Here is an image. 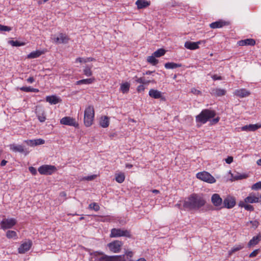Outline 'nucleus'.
<instances>
[{
	"instance_id": "f257e3e1",
	"label": "nucleus",
	"mask_w": 261,
	"mask_h": 261,
	"mask_svg": "<svg viewBox=\"0 0 261 261\" xmlns=\"http://www.w3.org/2000/svg\"><path fill=\"white\" fill-rule=\"evenodd\" d=\"M206 203V200L202 195L192 194L185 200L183 206L189 210H198Z\"/></svg>"
},
{
	"instance_id": "f03ea898",
	"label": "nucleus",
	"mask_w": 261,
	"mask_h": 261,
	"mask_svg": "<svg viewBox=\"0 0 261 261\" xmlns=\"http://www.w3.org/2000/svg\"><path fill=\"white\" fill-rule=\"evenodd\" d=\"M90 255L95 257L97 261H121L123 258L121 255L108 256L99 251L90 252Z\"/></svg>"
},
{
	"instance_id": "7ed1b4c3",
	"label": "nucleus",
	"mask_w": 261,
	"mask_h": 261,
	"mask_svg": "<svg viewBox=\"0 0 261 261\" xmlns=\"http://www.w3.org/2000/svg\"><path fill=\"white\" fill-rule=\"evenodd\" d=\"M216 115V113L215 111L204 109L203 110L199 115L196 116V121L197 122L204 124L211 118H214Z\"/></svg>"
},
{
	"instance_id": "20e7f679",
	"label": "nucleus",
	"mask_w": 261,
	"mask_h": 261,
	"mask_svg": "<svg viewBox=\"0 0 261 261\" xmlns=\"http://www.w3.org/2000/svg\"><path fill=\"white\" fill-rule=\"evenodd\" d=\"M94 117V110L92 106L87 107L84 112V124L87 127H89L92 124Z\"/></svg>"
},
{
	"instance_id": "39448f33",
	"label": "nucleus",
	"mask_w": 261,
	"mask_h": 261,
	"mask_svg": "<svg viewBox=\"0 0 261 261\" xmlns=\"http://www.w3.org/2000/svg\"><path fill=\"white\" fill-rule=\"evenodd\" d=\"M120 237H125L130 238L132 237V235L130 231L126 229L115 228L111 229L110 234L111 238H117Z\"/></svg>"
},
{
	"instance_id": "423d86ee",
	"label": "nucleus",
	"mask_w": 261,
	"mask_h": 261,
	"mask_svg": "<svg viewBox=\"0 0 261 261\" xmlns=\"http://www.w3.org/2000/svg\"><path fill=\"white\" fill-rule=\"evenodd\" d=\"M196 177L197 178L210 184H213L216 182L215 178L211 174L206 171L198 173L196 174Z\"/></svg>"
},
{
	"instance_id": "0eeeda50",
	"label": "nucleus",
	"mask_w": 261,
	"mask_h": 261,
	"mask_svg": "<svg viewBox=\"0 0 261 261\" xmlns=\"http://www.w3.org/2000/svg\"><path fill=\"white\" fill-rule=\"evenodd\" d=\"M56 170V167L53 165H44L38 168L39 172L42 175H51Z\"/></svg>"
},
{
	"instance_id": "6e6552de",
	"label": "nucleus",
	"mask_w": 261,
	"mask_h": 261,
	"mask_svg": "<svg viewBox=\"0 0 261 261\" xmlns=\"http://www.w3.org/2000/svg\"><path fill=\"white\" fill-rule=\"evenodd\" d=\"M123 243L121 241L116 240L108 244L109 250L114 253H118L120 252Z\"/></svg>"
},
{
	"instance_id": "1a4fd4ad",
	"label": "nucleus",
	"mask_w": 261,
	"mask_h": 261,
	"mask_svg": "<svg viewBox=\"0 0 261 261\" xmlns=\"http://www.w3.org/2000/svg\"><path fill=\"white\" fill-rule=\"evenodd\" d=\"M16 223L17 221L14 218L4 219L1 222V228L4 230L11 228L16 225Z\"/></svg>"
},
{
	"instance_id": "9d476101",
	"label": "nucleus",
	"mask_w": 261,
	"mask_h": 261,
	"mask_svg": "<svg viewBox=\"0 0 261 261\" xmlns=\"http://www.w3.org/2000/svg\"><path fill=\"white\" fill-rule=\"evenodd\" d=\"M51 39L54 40V42L56 44H66L68 43L69 38L65 34L59 33L57 37L54 36L51 37Z\"/></svg>"
},
{
	"instance_id": "9b49d317",
	"label": "nucleus",
	"mask_w": 261,
	"mask_h": 261,
	"mask_svg": "<svg viewBox=\"0 0 261 261\" xmlns=\"http://www.w3.org/2000/svg\"><path fill=\"white\" fill-rule=\"evenodd\" d=\"M60 123L62 124L73 126L74 127L78 126V124L76 123L75 119L68 116H66L62 118L60 120Z\"/></svg>"
},
{
	"instance_id": "f8f14e48",
	"label": "nucleus",
	"mask_w": 261,
	"mask_h": 261,
	"mask_svg": "<svg viewBox=\"0 0 261 261\" xmlns=\"http://www.w3.org/2000/svg\"><path fill=\"white\" fill-rule=\"evenodd\" d=\"M205 40H200L197 42L186 41L185 43V47L190 50H195L199 48V45L204 43Z\"/></svg>"
},
{
	"instance_id": "ddd939ff",
	"label": "nucleus",
	"mask_w": 261,
	"mask_h": 261,
	"mask_svg": "<svg viewBox=\"0 0 261 261\" xmlns=\"http://www.w3.org/2000/svg\"><path fill=\"white\" fill-rule=\"evenodd\" d=\"M32 245V241L29 240L22 243L18 248V252L22 254L29 251Z\"/></svg>"
},
{
	"instance_id": "4468645a",
	"label": "nucleus",
	"mask_w": 261,
	"mask_h": 261,
	"mask_svg": "<svg viewBox=\"0 0 261 261\" xmlns=\"http://www.w3.org/2000/svg\"><path fill=\"white\" fill-rule=\"evenodd\" d=\"M10 149L13 152L23 153L25 155L29 153L28 151L25 150L24 147L21 145L10 144Z\"/></svg>"
},
{
	"instance_id": "2eb2a0df",
	"label": "nucleus",
	"mask_w": 261,
	"mask_h": 261,
	"mask_svg": "<svg viewBox=\"0 0 261 261\" xmlns=\"http://www.w3.org/2000/svg\"><path fill=\"white\" fill-rule=\"evenodd\" d=\"M259 128H261V123L244 125L241 127V130L246 132H253Z\"/></svg>"
},
{
	"instance_id": "dca6fc26",
	"label": "nucleus",
	"mask_w": 261,
	"mask_h": 261,
	"mask_svg": "<svg viewBox=\"0 0 261 261\" xmlns=\"http://www.w3.org/2000/svg\"><path fill=\"white\" fill-rule=\"evenodd\" d=\"M223 204L227 208H232L236 204L235 199L230 197H226L223 201Z\"/></svg>"
},
{
	"instance_id": "f3484780",
	"label": "nucleus",
	"mask_w": 261,
	"mask_h": 261,
	"mask_svg": "<svg viewBox=\"0 0 261 261\" xmlns=\"http://www.w3.org/2000/svg\"><path fill=\"white\" fill-rule=\"evenodd\" d=\"M229 24V22L228 21L219 20L218 21L211 23L210 24V26L212 29H216L222 28L224 26L228 25Z\"/></svg>"
},
{
	"instance_id": "a211bd4d",
	"label": "nucleus",
	"mask_w": 261,
	"mask_h": 261,
	"mask_svg": "<svg viewBox=\"0 0 261 261\" xmlns=\"http://www.w3.org/2000/svg\"><path fill=\"white\" fill-rule=\"evenodd\" d=\"M36 114L38 119L41 122H43L46 120V116L44 110L41 108H38L36 109Z\"/></svg>"
},
{
	"instance_id": "6ab92c4d",
	"label": "nucleus",
	"mask_w": 261,
	"mask_h": 261,
	"mask_svg": "<svg viewBox=\"0 0 261 261\" xmlns=\"http://www.w3.org/2000/svg\"><path fill=\"white\" fill-rule=\"evenodd\" d=\"M25 142L27 145L34 147L37 145H42L44 144L45 141L42 139H34V140H25Z\"/></svg>"
},
{
	"instance_id": "aec40b11",
	"label": "nucleus",
	"mask_w": 261,
	"mask_h": 261,
	"mask_svg": "<svg viewBox=\"0 0 261 261\" xmlns=\"http://www.w3.org/2000/svg\"><path fill=\"white\" fill-rule=\"evenodd\" d=\"M45 100L50 105H56L58 103L61 102L62 101V100L59 97L55 95L47 96L45 98Z\"/></svg>"
},
{
	"instance_id": "412c9836",
	"label": "nucleus",
	"mask_w": 261,
	"mask_h": 261,
	"mask_svg": "<svg viewBox=\"0 0 261 261\" xmlns=\"http://www.w3.org/2000/svg\"><path fill=\"white\" fill-rule=\"evenodd\" d=\"M259 198H261V195H260L259 197H257L254 195L250 194L245 199V202L246 203H250L261 202V200L259 199Z\"/></svg>"
},
{
	"instance_id": "4be33fe9",
	"label": "nucleus",
	"mask_w": 261,
	"mask_h": 261,
	"mask_svg": "<svg viewBox=\"0 0 261 261\" xmlns=\"http://www.w3.org/2000/svg\"><path fill=\"white\" fill-rule=\"evenodd\" d=\"M211 200L215 206H220L222 203V199L218 194H214L212 196Z\"/></svg>"
},
{
	"instance_id": "5701e85b",
	"label": "nucleus",
	"mask_w": 261,
	"mask_h": 261,
	"mask_svg": "<svg viewBox=\"0 0 261 261\" xmlns=\"http://www.w3.org/2000/svg\"><path fill=\"white\" fill-rule=\"evenodd\" d=\"M210 93L215 96H222L225 94L226 91L224 89L219 88H212L210 90Z\"/></svg>"
},
{
	"instance_id": "b1692460",
	"label": "nucleus",
	"mask_w": 261,
	"mask_h": 261,
	"mask_svg": "<svg viewBox=\"0 0 261 261\" xmlns=\"http://www.w3.org/2000/svg\"><path fill=\"white\" fill-rule=\"evenodd\" d=\"M250 92L245 89L237 90L234 92V94L236 96L241 98H243L248 96L250 95Z\"/></svg>"
},
{
	"instance_id": "393cba45",
	"label": "nucleus",
	"mask_w": 261,
	"mask_h": 261,
	"mask_svg": "<svg viewBox=\"0 0 261 261\" xmlns=\"http://www.w3.org/2000/svg\"><path fill=\"white\" fill-rule=\"evenodd\" d=\"M238 43L240 46H253L255 44V41L253 39H246L239 41Z\"/></svg>"
},
{
	"instance_id": "a878e982",
	"label": "nucleus",
	"mask_w": 261,
	"mask_h": 261,
	"mask_svg": "<svg viewBox=\"0 0 261 261\" xmlns=\"http://www.w3.org/2000/svg\"><path fill=\"white\" fill-rule=\"evenodd\" d=\"M149 95L153 98L158 99V98H163L162 95V93L160 91L155 90L153 89H151L149 91Z\"/></svg>"
},
{
	"instance_id": "bb28decb",
	"label": "nucleus",
	"mask_w": 261,
	"mask_h": 261,
	"mask_svg": "<svg viewBox=\"0 0 261 261\" xmlns=\"http://www.w3.org/2000/svg\"><path fill=\"white\" fill-rule=\"evenodd\" d=\"M136 4L138 9H143L148 7L150 3L146 0H137Z\"/></svg>"
},
{
	"instance_id": "cd10ccee",
	"label": "nucleus",
	"mask_w": 261,
	"mask_h": 261,
	"mask_svg": "<svg viewBox=\"0 0 261 261\" xmlns=\"http://www.w3.org/2000/svg\"><path fill=\"white\" fill-rule=\"evenodd\" d=\"M261 240V236L257 235L256 236H254L253 238L250 240L248 243V247H250L252 246L255 245L257 244Z\"/></svg>"
},
{
	"instance_id": "c85d7f7f",
	"label": "nucleus",
	"mask_w": 261,
	"mask_h": 261,
	"mask_svg": "<svg viewBox=\"0 0 261 261\" xmlns=\"http://www.w3.org/2000/svg\"><path fill=\"white\" fill-rule=\"evenodd\" d=\"M44 53L43 51L37 50L31 52L28 55V58L29 59H34L40 57L41 55Z\"/></svg>"
},
{
	"instance_id": "c756f323",
	"label": "nucleus",
	"mask_w": 261,
	"mask_h": 261,
	"mask_svg": "<svg viewBox=\"0 0 261 261\" xmlns=\"http://www.w3.org/2000/svg\"><path fill=\"white\" fill-rule=\"evenodd\" d=\"M181 64L175 63L174 62H167L165 64V67L166 69H175L181 66Z\"/></svg>"
},
{
	"instance_id": "7c9ffc66",
	"label": "nucleus",
	"mask_w": 261,
	"mask_h": 261,
	"mask_svg": "<svg viewBox=\"0 0 261 261\" xmlns=\"http://www.w3.org/2000/svg\"><path fill=\"white\" fill-rule=\"evenodd\" d=\"M94 81V78H90V79L81 80L77 81L76 82V85H82V84L88 85V84H90L92 83Z\"/></svg>"
},
{
	"instance_id": "2f4dec72",
	"label": "nucleus",
	"mask_w": 261,
	"mask_h": 261,
	"mask_svg": "<svg viewBox=\"0 0 261 261\" xmlns=\"http://www.w3.org/2000/svg\"><path fill=\"white\" fill-rule=\"evenodd\" d=\"M109 125V120L107 116L102 117L100 121V125L103 128L107 127Z\"/></svg>"
},
{
	"instance_id": "473e14b6",
	"label": "nucleus",
	"mask_w": 261,
	"mask_h": 261,
	"mask_svg": "<svg viewBox=\"0 0 261 261\" xmlns=\"http://www.w3.org/2000/svg\"><path fill=\"white\" fill-rule=\"evenodd\" d=\"M134 79H135V81L138 83H140L143 84L148 85L152 81L150 80H146L144 77H138L137 76H135Z\"/></svg>"
},
{
	"instance_id": "72a5a7b5",
	"label": "nucleus",
	"mask_w": 261,
	"mask_h": 261,
	"mask_svg": "<svg viewBox=\"0 0 261 261\" xmlns=\"http://www.w3.org/2000/svg\"><path fill=\"white\" fill-rule=\"evenodd\" d=\"M92 67V65H86L83 70L84 74L87 76H90L92 75V71H91V68Z\"/></svg>"
},
{
	"instance_id": "f704fd0d",
	"label": "nucleus",
	"mask_w": 261,
	"mask_h": 261,
	"mask_svg": "<svg viewBox=\"0 0 261 261\" xmlns=\"http://www.w3.org/2000/svg\"><path fill=\"white\" fill-rule=\"evenodd\" d=\"M130 85L128 83L125 82L121 85L120 90L123 93H126L128 92Z\"/></svg>"
},
{
	"instance_id": "c9c22d12",
	"label": "nucleus",
	"mask_w": 261,
	"mask_h": 261,
	"mask_svg": "<svg viewBox=\"0 0 261 261\" xmlns=\"http://www.w3.org/2000/svg\"><path fill=\"white\" fill-rule=\"evenodd\" d=\"M155 58L156 57L152 54V56L147 57V61L152 65H156L159 63V61Z\"/></svg>"
},
{
	"instance_id": "e433bc0d",
	"label": "nucleus",
	"mask_w": 261,
	"mask_h": 261,
	"mask_svg": "<svg viewBox=\"0 0 261 261\" xmlns=\"http://www.w3.org/2000/svg\"><path fill=\"white\" fill-rule=\"evenodd\" d=\"M125 179V175L124 173H120L116 174L115 179L118 183H122L124 181Z\"/></svg>"
},
{
	"instance_id": "4c0bfd02",
	"label": "nucleus",
	"mask_w": 261,
	"mask_h": 261,
	"mask_svg": "<svg viewBox=\"0 0 261 261\" xmlns=\"http://www.w3.org/2000/svg\"><path fill=\"white\" fill-rule=\"evenodd\" d=\"M20 90L24 92H38L39 90L38 89L33 88L31 87H22L20 88Z\"/></svg>"
},
{
	"instance_id": "58836bf2",
	"label": "nucleus",
	"mask_w": 261,
	"mask_h": 261,
	"mask_svg": "<svg viewBox=\"0 0 261 261\" xmlns=\"http://www.w3.org/2000/svg\"><path fill=\"white\" fill-rule=\"evenodd\" d=\"M166 50L163 48L158 49L157 50L154 51L152 54L154 55L156 58H159L165 55Z\"/></svg>"
},
{
	"instance_id": "ea45409f",
	"label": "nucleus",
	"mask_w": 261,
	"mask_h": 261,
	"mask_svg": "<svg viewBox=\"0 0 261 261\" xmlns=\"http://www.w3.org/2000/svg\"><path fill=\"white\" fill-rule=\"evenodd\" d=\"M6 237L8 239L17 238V233L13 230H8L6 232Z\"/></svg>"
},
{
	"instance_id": "a19ab883",
	"label": "nucleus",
	"mask_w": 261,
	"mask_h": 261,
	"mask_svg": "<svg viewBox=\"0 0 261 261\" xmlns=\"http://www.w3.org/2000/svg\"><path fill=\"white\" fill-rule=\"evenodd\" d=\"M243 248V246L242 245H237L236 246H234L233 248H232L229 251L228 253L229 255H232L234 252L240 250Z\"/></svg>"
},
{
	"instance_id": "79ce46f5",
	"label": "nucleus",
	"mask_w": 261,
	"mask_h": 261,
	"mask_svg": "<svg viewBox=\"0 0 261 261\" xmlns=\"http://www.w3.org/2000/svg\"><path fill=\"white\" fill-rule=\"evenodd\" d=\"M94 60H95V59H94L93 58H91V57L87 58L85 59L80 57V58H77V59H76L75 62H79L80 63H82V62L87 63L88 62H91V61H93Z\"/></svg>"
},
{
	"instance_id": "37998d69",
	"label": "nucleus",
	"mask_w": 261,
	"mask_h": 261,
	"mask_svg": "<svg viewBox=\"0 0 261 261\" xmlns=\"http://www.w3.org/2000/svg\"><path fill=\"white\" fill-rule=\"evenodd\" d=\"M231 176L234 180L242 179L247 177V175L246 174H241L239 173H237L236 175L232 174Z\"/></svg>"
},
{
	"instance_id": "c03bdc74",
	"label": "nucleus",
	"mask_w": 261,
	"mask_h": 261,
	"mask_svg": "<svg viewBox=\"0 0 261 261\" xmlns=\"http://www.w3.org/2000/svg\"><path fill=\"white\" fill-rule=\"evenodd\" d=\"M8 43L12 45L13 46H20L24 45L25 44L24 43L20 42L18 41H14V40H10Z\"/></svg>"
},
{
	"instance_id": "a18cd8bd",
	"label": "nucleus",
	"mask_w": 261,
	"mask_h": 261,
	"mask_svg": "<svg viewBox=\"0 0 261 261\" xmlns=\"http://www.w3.org/2000/svg\"><path fill=\"white\" fill-rule=\"evenodd\" d=\"M89 207L90 209L93 210L95 211H98L99 210V206L95 202L89 204Z\"/></svg>"
},
{
	"instance_id": "49530a36",
	"label": "nucleus",
	"mask_w": 261,
	"mask_h": 261,
	"mask_svg": "<svg viewBox=\"0 0 261 261\" xmlns=\"http://www.w3.org/2000/svg\"><path fill=\"white\" fill-rule=\"evenodd\" d=\"M252 190H258L261 189V181H258L253 184L251 187Z\"/></svg>"
},
{
	"instance_id": "de8ad7c7",
	"label": "nucleus",
	"mask_w": 261,
	"mask_h": 261,
	"mask_svg": "<svg viewBox=\"0 0 261 261\" xmlns=\"http://www.w3.org/2000/svg\"><path fill=\"white\" fill-rule=\"evenodd\" d=\"M12 30V28L0 24V31H7L9 32Z\"/></svg>"
},
{
	"instance_id": "09e8293b",
	"label": "nucleus",
	"mask_w": 261,
	"mask_h": 261,
	"mask_svg": "<svg viewBox=\"0 0 261 261\" xmlns=\"http://www.w3.org/2000/svg\"><path fill=\"white\" fill-rule=\"evenodd\" d=\"M248 223L252 224V227L254 228V229H256L259 224V222L257 220L250 221Z\"/></svg>"
},
{
	"instance_id": "8fccbe9b",
	"label": "nucleus",
	"mask_w": 261,
	"mask_h": 261,
	"mask_svg": "<svg viewBox=\"0 0 261 261\" xmlns=\"http://www.w3.org/2000/svg\"><path fill=\"white\" fill-rule=\"evenodd\" d=\"M96 175H92L90 176H87L84 177L83 178V179L90 181V180H92L96 178Z\"/></svg>"
},
{
	"instance_id": "3c124183",
	"label": "nucleus",
	"mask_w": 261,
	"mask_h": 261,
	"mask_svg": "<svg viewBox=\"0 0 261 261\" xmlns=\"http://www.w3.org/2000/svg\"><path fill=\"white\" fill-rule=\"evenodd\" d=\"M259 251V249H256L255 250H254L253 252H252L250 254H249V257H255L257 255V254L258 253Z\"/></svg>"
},
{
	"instance_id": "603ef678",
	"label": "nucleus",
	"mask_w": 261,
	"mask_h": 261,
	"mask_svg": "<svg viewBox=\"0 0 261 261\" xmlns=\"http://www.w3.org/2000/svg\"><path fill=\"white\" fill-rule=\"evenodd\" d=\"M244 208L246 210L249 211H253L254 210V207L252 205L250 204H245L244 205Z\"/></svg>"
},
{
	"instance_id": "864d4df0",
	"label": "nucleus",
	"mask_w": 261,
	"mask_h": 261,
	"mask_svg": "<svg viewBox=\"0 0 261 261\" xmlns=\"http://www.w3.org/2000/svg\"><path fill=\"white\" fill-rule=\"evenodd\" d=\"M29 171H30V172L33 174V175H35L37 174V170L36 169L33 167H30L29 168Z\"/></svg>"
},
{
	"instance_id": "5fc2aeb1",
	"label": "nucleus",
	"mask_w": 261,
	"mask_h": 261,
	"mask_svg": "<svg viewBox=\"0 0 261 261\" xmlns=\"http://www.w3.org/2000/svg\"><path fill=\"white\" fill-rule=\"evenodd\" d=\"M144 89H145V87L143 86V85H142V84L138 86L137 87V91L139 92L144 91Z\"/></svg>"
},
{
	"instance_id": "6e6d98bb",
	"label": "nucleus",
	"mask_w": 261,
	"mask_h": 261,
	"mask_svg": "<svg viewBox=\"0 0 261 261\" xmlns=\"http://www.w3.org/2000/svg\"><path fill=\"white\" fill-rule=\"evenodd\" d=\"M212 78L213 79V80L214 81H216V80H222V76H218L217 75V74H214L212 76Z\"/></svg>"
},
{
	"instance_id": "4d7b16f0",
	"label": "nucleus",
	"mask_w": 261,
	"mask_h": 261,
	"mask_svg": "<svg viewBox=\"0 0 261 261\" xmlns=\"http://www.w3.org/2000/svg\"><path fill=\"white\" fill-rule=\"evenodd\" d=\"M191 92L194 94L199 95L201 93V91L196 89L195 88H192L191 89Z\"/></svg>"
},
{
	"instance_id": "13d9d810",
	"label": "nucleus",
	"mask_w": 261,
	"mask_h": 261,
	"mask_svg": "<svg viewBox=\"0 0 261 261\" xmlns=\"http://www.w3.org/2000/svg\"><path fill=\"white\" fill-rule=\"evenodd\" d=\"M225 162L227 164H230L233 162V157L232 156H228L225 159Z\"/></svg>"
},
{
	"instance_id": "bf43d9fd",
	"label": "nucleus",
	"mask_w": 261,
	"mask_h": 261,
	"mask_svg": "<svg viewBox=\"0 0 261 261\" xmlns=\"http://www.w3.org/2000/svg\"><path fill=\"white\" fill-rule=\"evenodd\" d=\"M220 120V117H217L215 118H214L211 121V123L212 124H216L217 123H218L219 122Z\"/></svg>"
},
{
	"instance_id": "052dcab7",
	"label": "nucleus",
	"mask_w": 261,
	"mask_h": 261,
	"mask_svg": "<svg viewBox=\"0 0 261 261\" xmlns=\"http://www.w3.org/2000/svg\"><path fill=\"white\" fill-rule=\"evenodd\" d=\"M27 82L30 83H32L35 81V79L33 77H29L27 80Z\"/></svg>"
},
{
	"instance_id": "680f3d73",
	"label": "nucleus",
	"mask_w": 261,
	"mask_h": 261,
	"mask_svg": "<svg viewBox=\"0 0 261 261\" xmlns=\"http://www.w3.org/2000/svg\"><path fill=\"white\" fill-rule=\"evenodd\" d=\"M7 163V161H6L5 160H3L2 161L1 163V166H4L5 165H6Z\"/></svg>"
},
{
	"instance_id": "e2e57ef3",
	"label": "nucleus",
	"mask_w": 261,
	"mask_h": 261,
	"mask_svg": "<svg viewBox=\"0 0 261 261\" xmlns=\"http://www.w3.org/2000/svg\"><path fill=\"white\" fill-rule=\"evenodd\" d=\"M154 72V71H151L148 70V71H146L145 73H143V75H149Z\"/></svg>"
},
{
	"instance_id": "0e129e2a",
	"label": "nucleus",
	"mask_w": 261,
	"mask_h": 261,
	"mask_svg": "<svg viewBox=\"0 0 261 261\" xmlns=\"http://www.w3.org/2000/svg\"><path fill=\"white\" fill-rule=\"evenodd\" d=\"M245 204H246L244 203V202H243L242 201H240V202L239 203V205L240 207H244V205H245Z\"/></svg>"
},
{
	"instance_id": "69168bd1",
	"label": "nucleus",
	"mask_w": 261,
	"mask_h": 261,
	"mask_svg": "<svg viewBox=\"0 0 261 261\" xmlns=\"http://www.w3.org/2000/svg\"><path fill=\"white\" fill-rule=\"evenodd\" d=\"M152 193H154V194H158L159 193V191L158 190H153L152 191Z\"/></svg>"
},
{
	"instance_id": "338daca9",
	"label": "nucleus",
	"mask_w": 261,
	"mask_h": 261,
	"mask_svg": "<svg viewBox=\"0 0 261 261\" xmlns=\"http://www.w3.org/2000/svg\"><path fill=\"white\" fill-rule=\"evenodd\" d=\"M257 164L259 166H261V159L257 160Z\"/></svg>"
},
{
	"instance_id": "774afa93",
	"label": "nucleus",
	"mask_w": 261,
	"mask_h": 261,
	"mask_svg": "<svg viewBox=\"0 0 261 261\" xmlns=\"http://www.w3.org/2000/svg\"><path fill=\"white\" fill-rule=\"evenodd\" d=\"M137 261H146V260L144 258H141L138 259Z\"/></svg>"
}]
</instances>
